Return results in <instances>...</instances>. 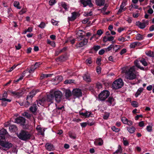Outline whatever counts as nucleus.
I'll use <instances>...</instances> for the list:
<instances>
[{
	"instance_id": "obj_1",
	"label": "nucleus",
	"mask_w": 154,
	"mask_h": 154,
	"mask_svg": "<svg viewBox=\"0 0 154 154\" xmlns=\"http://www.w3.org/2000/svg\"><path fill=\"white\" fill-rule=\"evenodd\" d=\"M122 72L125 74L126 78L129 80H133L137 78L138 73L135 70L134 66H132L129 68L125 67L122 68Z\"/></svg>"
},
{
	"instance_id": "obj_2",
	"label": "nucleus",
	"mask_w": 154,
	"mask_h": 154,
	"mask_svg": "<svg viewBox=\"0 0 154 154\" xmlns=\"http://www.w3.org/2000/svg\"><path fill=\"white\" fill-rule=\"evenodd\" d=\"M13 144L8 141L0 140V149L7 151L12 147Z\"/></svg>"
},
{
	"instance_id": "obj_3",
	"label": "nucleus",
	"mask_w": 154,
	"mask_h": 154,
	"mask_svg": "<svg viewBox=\"0 0 154 154\" xmlns=\"http://www.w3.org/2000/svg\"><path fill=\"white\" fill-rule=\"evenodd\" d=\"M124 83L121 79L116 80L112 83V87L113 89H118L122 88L123 85Z\"/></svg>"
},
{
	"instance_id": "obj_4",
	"label": "nucleus",
	"mask_w": 154,
	"mask_h": 154,
	"mask_svg": "<svg viewBox=\"0 0 154 154\" xmlns=\"http://www.w3.org/2000/svg\"><path fill=\"white\" fill-rule=\"evenodd\" d=\"M52 93L53 94L55 100L57 103L60 102L62 99V93L59 91H55L52 90Z\"/></svg>"
},
{
	"instance_id": "obj_5",
	"label": "nucleus",
	"mask_w": 154,
	"mask_h": 154,
	"mask_svg": "<svg viewBox=\"0 0 154 154\" xmlns=\"http://www.w3.org/2000/svg\"><path fill=\"white\" fill-rule=\"evenodd\" d=\"M31 135L28 132L23 131L18 135L19 138L23 140H26L30 138Z\"/></svg>"
},
{
	"instance_id": "obj_6",
	"label": "nucleus",
	"mask_w": 154,
	"mask_h": 154,
	"mask_svg": "<svg viewBox=\"0 0 154 154\" xmlns=\"http://www.w3.org/2000/svg\"><path fill=\"white\" fill-rule=\"evenodd\" d=\"M109 94V92L108 91H103L99 95V99L100 100H104L108 97Z\"/></svg>"
},
{
	"instance_id": "obj_7",
	"label": "nucleus",
	"mask_w": 154,
	"mask_h": 154,
	"mask_svg": "<svg viewBox=\"0 0 154 154\" xmlns=\"http://www.w3.org/2000/svg\"><path fill=\"white\" fill-rule=\"evenodd\" d=\"M33 93V92H31L27 96L26 102V103H25V104L24 105L25 107H28L30 103L32 102V98L34 95Z\"/></svg>"
},
{
	"instance_id": "obj_8",
	"label": "nucleus",
	"mask_w": 154,
	"mask_h": 154,
	"mask_svg": "<svg viewBox=\"0 0 154 154\" xmlns=\"http://www.w3.org/2000/svg\"><path fill=\"white\" fill-rule=\"evenodd\" d=\"M76 38L79 41L81 40L84 38V35H83V33L84 31L82 30H78L76 31Z\"/></svg>"
},
{
	"instance_id": "obj_9",
	"label": "nucleus",
	"mask_w": 154,
	"mask_h": 154,
	"mask_svg": "<svg viewBox=\"0 0 154 154\" xmlns=\"http://www.w3.org/2000/svg\"><path fill=\"white\" fill-rule=\"evenodd\" d=\"M72 95L75 97H79L82 96V92L80 89H75L72 91Z\"/></svg>"
},
{
	"instance_id": "obj_10",
	"label": "nucleus",
	"mask_w": 154,
	"mask_h": 154,
	"mask_svg": "<svg viewBox=\"0 0 154 154\" xmlns=\"http://www.w3.org/2000/svg\"><path fill=\"white\" fill-rule=\"evenodd\" d=\"M121 120L123 124L129 126H131L133 124V122L131 121L128 120L127 118L124 117L122 118Z\"/></svg>"
},
{
	"instance_id": "obj_11",
	"label": "nucleus",
	"mask_w": 154,
	"mask_h": 154,
	"mask_svg": "<svg viewBox=\"0 0 154 154\" xmlns=\"http://www.w3.org/2000/svg\"><path fill=\"white\" fill-rule=\"evenodd\" d=\"M88 43V39L84 38V39L82 41L80 42L77 43L76 44L75 46L77 48H79L82 47L84 46V45H87Z\"/></svg>"
},
{
	"instance_id": "obj_12",
	"label": "nucleus",
	"mask_w": 154,
	"mask_h": 154,
	"mask_svg": "<svg viewBox=\"0 0 154 154\" xmlns=\"http://www.w3.org/2000/svg\"><path fill=\"white\" fill-rule=\"evenodd\" d=\"M25 122L24 118L22 117H19L15 119V122L18 124H20L21 125H23Z\"/></svg>"
},
{
	"instance_id": "obj_13",
	"label": "nucleus",
	"mask_w": 154,
	"mask_h": 154,
	"mask_svg": "<svg viewBox=\"0 0 154 154\" xmlns=\"http://www.w3.org/2000/svg\"><path fill=\"white\" fill-rule=\"evenodd\" d=\"M9 92L13 96L18 98L20 97L23 95L22 92H21L13 91H9Z\"/></svg>"
},
{
	"instance_id": "obj_14",
	"label": "nucleus",
	"mask_w": 154,
	"mask_h": 154,
	"mask_svg": "<svg viewBox=\"0 0 154 154\" xmlns=\"http://www.w3.org/2000/svg\"><path fill=\"white\" fill-rule=\"evenodd\" d=\"M54 99V96L52 93V90L50 91V94L47 95V101L48 102H50L52 103Z\"/></svg>"
},
{
	"instance_id": "obj_15",
	"label": "nucleus",
	"mask_w": 154,
	"mask_h": 154,
	"mask_svg": "<svg viewBox=\"0 0 154 154\" xmlns=\"http://www.w3.org/2000/svg\"><path fill=\"white\" fill-rule=\"evenodd\" d=\"M7 132L6 129L2 128L0 130V140L5 139V135L6 134Z\"/></svg>"
},
{
	"instance_id": "obj_16",
	"label": "nucleus",
	"mask_w": 154,
	"mask_h": 154,
	"mask_svg": "<svg viewBox=\"0 0 154 154\" xmlns=\"http://www.w3.org/2000/svg\"><path fill=\"white\" fill-rule=\"evenodd\" d=\"M81 2L84 7H86L87 5H88L90 7H92L93 6L90 0H87L86 1L84 0H81Z\"/></svg>"
},
{
	"instance_id": "obj_17",
	"label": "nucleus",
	"mask_w": 154,
	"mask_h": 154,
	"mask_svg": "<svg viewBox=\"0 0 154 154\" xmlns=\"http://www.w3.org/2000/svg\"><path fill=\"white\" fill-rule=\"evenodd\" d=\"M103 144V141L101 138H98L95 140L94 144L96 146H102Z\"/></svg>"
},
{
	"instance_id": "obj_18",
	"label": "nucleus",
	"mask_w": 154,
	"mask_h": 154,
	"mask_svg": "<svg viewBox=\"0 0 154 154\" xmlns=\"http://www.w3.org/2000/svg\"><path fill=\"white\" fill-rule=\"evenodd\" d=\"M36 130L40 134L43 135L44 134L45 129L42 128L40 125H38L36 128Z\"/></svg>"
},
{
	"instance_id": "obj_19",
	"label": "nucleus",
	"mask_w": 154,
	"mask_h": 154,
	"mask_svg": "<svg viewBox=\"0 0 154 154\" xmlns=\"http://www.w3.org/2000/svg\"><path fill=\"white\" fill-rule=\"evenodd\" d=\"M125 5V4L124 2H123L122 3L118 12V14H119L126 10V8H124Z\"/></svg>"
},
{
	"instance_id": "obj_20",
	"label": "nucleus",
	"mask_w": 154,
	"mask_h": 154,
	"mask_svg": "<svg viewBox=\"0 0 154 154\" xmlns=\"http://www.w3.org/2000/svg\"><path fill=\"white\" fill-rule=\"evenodd\" d=\"M0 100L2 101V105L3 106H5L8 102H10L11 101V100L9 99H7L5 98H2V99H0Z\"/></svg>"
},
{
	"instance_id": "obj_21",
	"label": "nucleus",
	"mask_w": 154,
	"mask_h": 154,
	"mask_svg": "<svg viewBox=\"0 0 154 154\" xmlns=\"http://www.w3.org/2000/svg\"><path fill=\"white\" fill-rule=\"evenodd\" d=\"M141 45L140 42H135L131 43L129 47L131 48H133L137 46H140Z\"/></svg>"
},
{
	"instance_id": "obj_22",
	"label": "nucleus",
	"mask_w": 154,
	"mask_h": 154,
	"mask_svg": "<svg viewBox=\"0 0 154 154\" xmlns=\"http://www.w3.org/2000/svg\"><path fill=\"white\" fill-rule=\"evenodd\" d=\"M45 147L49 151H52L54 149L53 146L49 143H46Z\"/></svg>"
},
{
	"instance_id": "obj_23",
	"label": "nucleus",
	"mask_w": 154,
	"mask_h": 154,
	"mask_svg": "<svg viewBox=\"0 0 154 154\" xmlns=\"http://www.w3.org/2000/svg\"><path fill=\"white\" fill-rule=\"evenodd\" d=\"M126 128L128 132L131 134L134 133L136 130L134 126L131 127H127Z\"/></svg>"
},
{
	"instance_id": "obj_24",
	"label": "nucleus",
	"mask_w": 154,
	"mask_h": 154,
	"mask_svg": "<svg viewBox=\"0 0 154 154\" xmlns=\"http://www.w3.org/2000/svg\"><path fill=\"white\" fill-rule=\"evenodd\" d=\"M83 79L87 82H90L91 81L90 75L88 74H85L83 77Z\"/></svg>"
},
{
	"instance_id": "obj_25",
	"label": "nucleus",
	"mask_w": 154,
	"mask_h": 154,
	"mask_svg": "<svg viewBox=\"0 0 154 154\" xmlns=\"http://www.w3.org/2000/svg\"><path fill=\"white\" fill-rule=\"evenodd\" d=\"M72 15L71 17H69L68 19L69 20L72 21L75 20L77 14L76 12H73L72 14Z\"/></svg>"
},
{
	"instance_id": "obj_26",
	"label": "nucleus",
	"mask_w": 154,
	"mask_h": 154,
	"mask_svg": "<svg viewBox=\"0 0 154 154\" xmlns=\"http://www.w3.org/2000/svg\"><path fill=\"white\" fill-rule=\"evenodd\" d=\"M10 131L11 132L16 131L17 130V127L14 125H11L9 128Z\"/></svg>"
},
{
	"instance_id": "obj_27",
	"label": "nucleus",
	"mask_w": 154,
	"mask_h": 154,
	"mask_svg": "<svg viewBox=\"0 0 154 154\" xmlns=\"http://www.w3.org/2000/svg\"><path fill=\"white\" fill-rule=\"evenodd\" d=\"M107 101L109 103V105H112V106H113L115 104V103L114 102V99L112 97H109Z\"/></svg>"
},
{
	"instance_id": "obj_28",
	"label": "nucleus",
	"mask_w": 154,
	"mask_h": 154,
	"mask_svg": "<svg viewBox=\"0 0 154 154\" xmlns=\"http://www.w3.org/2000/svg\"><path fill=\"white\" fill-rule=\"evenodd\" d=\"M96 3L98 6H102L104 4L105 0H96Z\"/></svg>"
},
{
	"instance_id": "obj_29",
	"label": "nucleus",
	"mask_w": 154,
	"mask_h": 154,
	"mask_svg": "<svg viewBox=\"0 0 154 154\" xmlns=\"http://www.w3.org/2000/svg\"><path fill=\"white\" fill-rule=\"evenodd\" d=\"M43 98L42 99L40 100H37L36 103L37 104L38 106H39L40 105L43 106L45 102Z\"/></svg>"
},
{
	"instance_id": "obj_30",
	"label": "nucleus",
	"mask_w": 154,
	"mask_h": 154,
	"mask_svg": "<svg viewBox=\"0 0 154 154\" xmlns=\"http://www.w3.org/2000/svg\"><path fill=\"white\" fill-rule=\"evenodd\" d=\"M122 152V149L120 145H119L118 149L113 153V154H121Z\"/></svg>"
},
{
	"instance_id": "obj_31",
	"label": "nucleus",
	"mask_w": 154,
	"mask_h": 154,
	"mask_svg": "<svg viewBox=\"0 0 154 154\" xmlns=\"http://www.w3.org/2000/svg\"><path fill=\"white\" fill-rule=\"evenodd\" d=\"M143 88H139L137 90V92L135 94V96L137 97L143 91Z\"/></svg>"
},
{
	"instance_id": "obj_32",
	"label": "nucleus",
	"mask_w": 154,
	"mask_h": 154,
	"mask_svg": "<svg viewBox=\"0 0 154 154\" xmlns=\"http://www.w3.org/2000/svg\"><path fill=\"white\" fill-rule=\"evenodd\" d=\"M137 25L140 28L143 29L145 27V26L144 24L143 23H141L140 22H137Z\"/></svg>"
},
{
	"instance_id": "obj_33",
	"label": "nucleus",
	"mask_w": 154,
	"mask_h": 154,
	"mask_svg": "<svg viewBox=\"0 0 154 154\" xmlns=\"http://www.w3.org/2000/svg\"><path fill=\"white\" fill-rule=\"evenodd\" d=\"M37 109V107L36 105V103L34 104L30 108V110L32 112H35Z\"/></svg>"
},
{
	"instance_id": "obj_34",
	"label": "nucleus",
	"mask_w": 154,
	"mask_h": 154,
	"mask_svg": "<svg viewBox=\"0 0 154 154\" xmlns=\"http://www.w3.org/2000/svg\"><path fill=\"white\" fill-rule=\"evenodd\" d=\"M14 6L18 9H20L21 7L20 6V3L19 2L15 1L14 3Z\"/></svg>"
},
{
	"instance_id": "obj_35",
	"label": "nucleus",
	"mask_w": 154,
	"mask_h": 154,
	"mask_svg": "<svg viewBox=\"0 0 154 154\" xmlns=\"http://www.w3.org/2000/svg\"><path fill=\"white\" fill-rule=\"evenodd\" d=\"M143 36L140 34H137L136 36V39L137 40H142L143 39Z\"/></svg>"
},
{
	"instance_id": "obj_36",
	"label": "nucleus",
	"mask_w": 154,
	"mask_h": 154,
	"mask_svg": "<svg viewBox=\"0 0 154 154\" xmlns=\"http://www.w3.org/2000/svg\"><path fill=\"white\" fill-rule=\"evenodd\" d=\"M118 40L119 42H124L125 41H128V40L126 39V38L122 36L119 37L118 38Z\"/></svg>"
},
{
	"instance_id": "obj_37",
	"label": "nucleus",
	"mask_w": 154,
	"mask_h": 154,
	"mask_svg": "<svg viewBox=\"0 0 154 154\" xmlns=\"http://www.w3.org/2000/svg\"><path fill=\"white\" fill-rule=\"evenodd\" d=\"M134 63L135 65L138 68L142 70L144 69V68L141 67L140 66L138 63V61L137 60L135 61L134 62Z\"/></svg>"
},
{
	"instance_id": "obj_38",
	"label": "nucleus",
	"mask_w": 154,
	"mask_h": 154,
	"mask_svg": "<svg viewBox=\"0 0 154 154\" xmlns=\"http://www.w3.org/2000/svg\"><path fill=\"white\" fill-rule=\"evenodd\" d=\"M111 129L112 131L116 132H118L120 131L119 128H116L115 126H112L111 127Z\"/></svg>"
},
{
	"instance_id": "obj_39",
	"label": "nucleus",
	"mask_w": 154,
	"mask_h": 154,
	"mask_svg": "<svg viewBox=\"0 0 154 154\" xmlns=\"http://www.w3.org/2000/svg\"><path fill=\"white\" fill-rule=\"evenodd\" d=\"M152 124H151L150 125H149L146 127V129L149 132H151L152 131Z\"/></svg>"
},
{
	"instance_id": "obj_40",
	"label": "nucleus",
	"mask_w": 154,
	"mask_h": 154,
	"mask_svg": "<svg viewBox=\"0 0 154 154\" xmlns=\"http://www.w3.org/2000/svg\"><path fill=\"white\" fill-rule=\"evenodd\" d=\"M61 6L66 10H67L69 6L65 2H62L61 3Z\"/></svg>"
},
{
	"instance_id": "obj_41",
	"label": "nucleus",
	"mask_w": 154,
	"mask_h": 154,
	"mask_svg": "<svg viewBox=\"0 0 154 154\" xmlns=\"http://www.w3.org/2000/svg\"><path fill=\"white\" fill-rule=\"evenodd\" d=\"M103 33V31L101 29H100L97 31V33L95 34H97V35H98L100 37L101 36Z\"/></svg>"
},
{
	"instance_id": "obj_42",
	"label": "nucleus",
	"mask_w": 154,
	"mask_h": 154,
	"mask_svg": "<svg viewBox=\"0 0 154 154\" xmlns=\"http://www.w3.org/2000/svg\"><path fill=\"white\" fill-rule=\"evenodd\" d=\"M47 43L50 44L52 47H55V43L54 42H51L49 39H47Z\"/></svg>"
},
{
	"instance_id": "obj_43",
	"label": "nucleus",
	"mask_w": 154,
	"mask_h": 154,
	"mask_svg": "<svg viewBox=\"0 0 154 154\" xmlns=\"http://www.w3.org/2000/svg\"><path fill=\"white\" fill-rule=\"evenodd\" d=\"M123 46H120L118 45H114V50L115 48H116L117 49L116 50L115 52H117L118 50L120 49L121 48H123Z\"/></svg>"
},
{
	"instance_id": "obj_44",
	"label": "nucleus",
	"mask_w": 154,
	"mask_h": 154,
	"mask_svg": "<svg viewBox=\"0 0 154 154\" xmlns=\"http://www.w3.org/2000/svg\"><path fill=\"white\" fill-rule=\"evenodd\" d=\"M69 135L71 138L75 139L76 138L75 135L71 132H69Z\"/></svg>"
},
{
	"instance_id": "obj_45",
	"label": "nucleus",
	"mask_w": 154,
	"mask_h": 154,
	"mask_svg": "<svg viewBox=\"0 0 154 154\" xmlns=\"http://www.w3.org/2000/svg\"><path fill=\"white\" fill-rule=\"evenodd\" d=\"M71 95V93L70 91L69 90H66V91L65 95L68 98Z\"/></svg>"
},
{
	"instance_id": "obj_46",
	"label": "nucleus",
	"mask_w": 154,
	"mask_h": 154,
	"mask_svg": "<svg viewBox=\"0 0 154 154\" xmlns=\"http://www.w3.org/2000/svg\"><path fill=\"white\" fill-rule=\"evenodd\" d=\"M27 11V9L26 8H23L19 12V14L22 15L25 13Z\"/></svg>"
},
{
	"instance_id": "obj_47",
	"label": "nucleus",
	"mask_w": 154,
	"mask_h": 154,
	"mask_svg": "<svg viewBox=\"0 0 154 154\" xmlns=\"http://www.w3.org/2000/svg\"><path fill=\"white\" fill-rule=\"evenodd\" d=\"M140 61L145 66L147 65V63L144 59H142L140 60Z\"/></svg>"
},
{
	"instance_id": "obj_48",
	"label": "nucleus",
	"mask_w": 154,
	"mask_h": 154,
	"mask_svg": "<svg viewBox=\"0 0 154 154\" xmlns=\"http://www.w3.org/2000/svg\"><path fill=\"white\" fill-rule=\"evenodd\" d=\"M86 63L88 65H89L92 63L91 59V58H89L86 60Z\"/></svg>"
},
{
	"instance_id": "obj_49",
	"label": "nucleus",
	"mask_w": 154,
	"mask_h": 154,
	"mask_svg": "<svg viewBox=\"0 0 154 154\" xmlns=\"http://www.w3.org/2000/svg\"><path fill=\"white\" fill-rule=\"evenodd\" d=\"M131 105L135 107H137L138 106L137 102L136 101H133L131 102Z\"/></svg>"
},
{
	"instance_id": "obj_50",
	"label": "nucleus",
	"mask_w": 154,
	"mask_h": 154,
	"mask_svg": "<svg viewBox=\"0 0 154 154\" xmlns=\"http://www.w3.org/2000/svg\"><path fill=\"white\" fill-rule=\"evenodd\" d=\"M92 15V12L91 11L89 12H85L84 14V15L85 16H86V17L91 16Z\"/></svg>"
},
{
	"instance_id": "obj_51",
	"label": "nucleus",
	"mask_w": 154,
	"mask_h": 154,
	"mask_svg": "<svg viewBox=\"0 0 154 154\" xmlns=\"http://www.w3.org/2000/svg\"><path fill=\"white\" fill-rule=\"evenodd\" d=\"M20 64H17V65H14L13 66H12L11 68L8 71V72H10L12 71L13 70H14L16 67L20 65Z\"/></svg>"
},
{
	"instance_id": "obj_52",
	"label": "nucleus",
	"mask_w": 154,
	"mask_h": 154,
	"mask_svg": "<svg viewBox=\"0 0 154 154\" xmlns=\"http://www.w3.org/2000/svg\"><path fill=\"white\" fill-rule=\"evenodd\" d=\"M74 80L72 79L67 80L64 81V83L65 84H70L73 82Z\"/></svg>"
},
{
	"instance_id": "obj_53",
	"label": "nucleus",
	"mask_w": 154,
	"mask_h": 154,
	"mask_svg": "<svg viewBox=\"0 0 154 154\" xmlns=\"http://www.w3.org/2000/svg\"><path fill=\"white\" fill-rule=\"evenodd\" d=\"M112 48H114V45H111L108 48H106V51H110Z\"/></svg>"
},
{
	"instance_id": "obj_54",
	"label": "nucleus",
	"mask_w": 154,
	"mask_h": 154,
	"mask_svg": "<svg viewBox=\"0 0 154 154\" xmlns=\"http://www.w3.org/2000/svg\"><path fill=\"white\" fill-rule=\"evenodd\" d=\"M100 48V47L99 45H94L93 47V49L94 50L96 51H97Z\"/></svg>"
},
{
	"instance_id": "obj_55",
	"label": "nucleus",
	"mask_w": 154,
	"mask_h": 154,
	"mask_svg": "<svg viewBox=\"0 0 154 154\" xmlns=\"http://www.w3.org/2000/svg\"><path fill=\"white\" fill-rule=\"evenodd\" d=\"M45 23L43 22H42L39 25L38 27L41 28H43L45 27Z\"/></svg>"
},
{
	"instance_id": "obj_56",
	"label": "nucleus",
	"mask_w": 154,
	"mask_h": 154,
	"mask_svg": "<svg viewBox=\"0 0 154 154\" xmlns=\"http://www.w3.org/2000/svg\"><path fill=\"white\" fill-rule=\"evenodd\" d=\"M49 4L50 5H52L54 4L55 3V0H50L49 2Z\"/></svg>"
},
{
	"instance_id": "obj_57",
	"label": "nucleus",
	"mask_w": 154,
	"mask_h": 154,
	"mask_svg": "<svg viewBox=\"0 0 154 154\" xmlns=\"http://www.w3.org/2000/svg\"><path fill=\"white\" fill-rule=\"evenodd\" d=\"M51 22L53 25L57 26L58 23V21L55 20L53 19H52L51 20Z\"/></svg>"
},
{
	"instance_id": "obj_58",
	"label": "nucleus",
	"mask_w": 154,
	"mask_h": 154,
	"mask_svg": "<svg viewBox=\"0 0 154 154\" xmlns=\"http://www.w3.org/2000/svg\"><path fill=\"white\" fill-rule=\"evenodd\" d=\"M41 64V63L40 62H37L35 63L34 66V67H34L35 69L39 67Z\"/></svg>"
},
{
	"instance_id": "obj_59",
	"label": "nucleus",
	"mask_w": 154,
	"mask_h": 154,
	"mask_svg": "<svg viewBox=\"0 0 154 154\" xmlns=\"http://www.w3.org/2000/svg\"><path fill=\"white\" fill-rule=\"evenodd\" d=\"M68 41H69L72 44H73L75 42V39L74 38H69L68 39Z\"/></svg>"
},
{
	"instance_id": "obj_60",
	"label": "nucleus",
	"mask_w": 154,
	"mask_h": 154,
	"mask_svg": "<svg viewBox=\"0 0 154 154\" xmlns=\"http://www.w3.org/2000/svg\"><path fill=\"white\" fill-rule=\"evenodd\" d=\"M35 69L34 66H32L31 69L29 71V72L30 73H32L34 72V71Z\"/></svg>"
},
{
	"instance_id": "obj_61",
	"label": "nucleus",
	"mask_w": 154,
	"mask_h": 154,
	"mask_svg": "<svg viewBox=\"0 0 154 154\" xmlns=\"http://www.w3.org/2000/svg\"><path fill=\"white\" fill-rule=\"evenodd\" d=\"M23 116H25L28 118H29L31 117V115L28 113L25 112L23 113Z\"/></svg>"
},
{
	"instance_id": "obj_62",
	"label": "nucleus",
	"mask_w": 154,
	"mask_h": 154,
	"mask_svg": "<svg viewBox=\"0 0 154 154\" xmlns=\"http://www.w3.org/2000/svg\"><path fill=\"white\" fill-rule=\"evenodd\" d=\"M139 125L140 127H143L144 126V122L143 121L140 122L139 123Z\"/></svg>"
},
{
	"instance_id": "obj_63",
	"label": "nucleus",
	"mask_w": 154,
	"mask_h": 154,
	"mask_svg": "<svg viewBox=\"0 0 154 154\" xmlns=\"http://www.w3.org/2000/svg\"><path fill=\"white\" fill-rule=\"evenodd\" d=\"M108 38V41H112L114 39V37L112 36H109Z\"/></svg>"
},
{
	"instance_id": "obj_64",
	"label": "nucleus",
	"mask_w": 154,
	"mask_h": 154,
	"mask_svg": "<svg viewBox=\"0 0 154 154\" xmlns=\"http://www.w3.org/2000/svg\"><path fill=\"white\" fill-rule=\"evenodd\" d=\"M127 50L125 48H123L122 49L120 52V54L121 55H122L124 53H126V52Z\"/></svg>"
}]
</instances>
